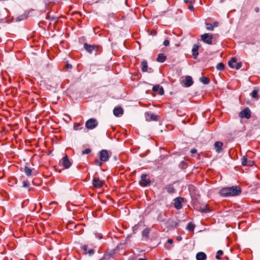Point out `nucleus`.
<instances>
[{"mask_svg": "<svg viewBox=\"0 0 260 260\" xmlns=\"http://www.w3.org/2000/svg\"><path fill=\"white\" fill-rule=\"evenodd\" d=\"M199 48V46L197 44H194L192 49V54L193 57L196 59L198 56V49Z\"/></svg>", "mask_w": 260, "mask_h": 260, "instance_id": "dca6fc26", "label": "nucleus"}, {"mask_svg": "<svg viewBox=\"0 0 260 260\" xmlns=\"http://www.w3.org/2000/svg\"><path fill=\"white\" fill-rule=\"evenodd\" d=\"M65 68H66L67 69H68H68H72V65H71V64L68 63V64H67L66 65Z\"/></svg>", "mask_w": 260, "mask_h": 260, "instance_id": "58836bf2", "label": "nucleus"}, {"mask_svg": "<svg viewBox=\"0 0 260 260\" xmlns=\"http://www.w3.org/2000/svg\"><path fill=\"white\" fill-rule=\"evenodd\" d=\"M194 225L191 222H189L187 224L186 226V229L189 231H193L194 229Z\"/></svg>", "mask_w": 260, "mask_h": 260, "instance_id": "cd10ccee", "label": "nucleus"}, {"mask_svg": "<svg viewBox=\"0 0 260 260\" xmlns=\"http://www.w3.org/2000/svg\"><path fill=\"white\" fill-rule=\"evenodd\" d=\"M91 150L89 148H86L82 152V154H88L90 152Z\"/></svg>", "mask_w": 260, "mask_h": 260, "instance_id": "f704fd0d", "label": "nucleus"}, {"mask_svg": "<svg viewBox=\"0 0 260 260\" xmlns=\"http://www.w3.org/2000/svg\"><path fill=\"white\" fill-rule=\"evenodd\" d=\"M188 9L191 11H193L194 10V8L192 4H189L188 7Z\"/></svg>", "mask_w": 260, "mask_h": 260, "instance_id": "e433bc0d", "label": "nucleus"}, {"mask_svg": "<svg viewBox=\"0 0 260 260\" xmlns=\"http://www.w3.org/2000/svg\"><path fill=\"white\" fill-rule=\"evenodd\" d=\"M214 146L216 151L218 153H219L222 150L223 143L220 141H216L214 143Z\"/></svg>", "mask_w": 260, "mask_h": 260, "instance_id": "4468645a", "label": "nucleus"}, {"mask_svg": "<svg viewBox=\"0 0 260 260\" xmlns=\"http://www.w3.org/2000/svg\"><path fill=\"white\" fill-rule=\"evenodd\" d=\"M142 66V71L143 72H146L147 71L148 63L146 60H143L141 62Z\"/></svg>", "mask_w": 260, "mask_h": 260, "instance_id": "aec40b11", "label": "nucleus"}, {"mask_svg": "<svg viewBox=\"0 0 260 260\" xmlns=\"http://www.w3.org/2000/svg\"><path fill=\"white\" fill-rule=\"evenodd\" d=\"M253 161L249 160L247 162V166H252L253 165Z\"/></svg>", "mask_w": 260, "mask_h": 260, "instance_id": "ea45409f", "label": "nucleus"}, {"mask_svg": "<svg viewBox=\"0 0 260 260\" xmlns=\"http://www.w3.org/2000/svg\"><path fill=\"white\" fill-rule=\"evenodd\" d=\"M181 163H182V164L183 165H184V166H186V162H184V161H183L181 162Z\"/></svg>", "mask_w": 260, "mask_h": 260, "instance_id": "de8ad7c7", "label": "nucleus"}, {"mask_svg": "<svg viewBox=\"0 0 260 260\" xmlns=\"http://www.w3.org/2000/svg\"><path fill=\"white\" fill-rule=\"evenodd\" d=\"M102 161H101L100 159V160L96 159L95 160V165L101 167L102 165Z\"/></svg>", "mask_w": 260, "mask_h": 260, "instance_id": "72a5a7b5", "label": "nucleus"}, {"mask_svg": "<svg viewBox=\"0 0 260 260\" xmlns=\"http://www.w3.org/2000/svg\"><path fill=\"white\" fill-rule=\"evenodd\" d=\"M166 56L164 54L160 53L158 54L156 60L159 62H164L166 60Z\"/></svg>", "mask_w": 260, "mask_h": 260, "instance_id": "6ab92c4d", "label": "nucleus"}, {"mask_svg": "<svg viewBox=\"0 0 260 260\" xmlns=\"http://www.w3.org/2000/svg\"><path fill=\"white\" fill-rule=\"evenodd\" d=\"M236 63H233V64L235 65Z\"/></svg>", "mask_w": 260, "mask_h": 260, "instance_id": "3c124183", "label": "nucleus"}, {"mask_svg": "<svg viewBox=\"0 0 260 260\" xmlns=\"http://www.w3.org/2000/svg\"><path fill=\"white\" fill-rule=\"evenodd\" d=\"M206 28L208 30H213L214 29V26L209 23H206Z\"/></svg>", "mask_w": 260, "mask_h": 260, "instance_id": "c85d7f7f", "label": "nucleus"}, {"mask_svg": "<svg viewBox=\"0 0 260 260\" xmlns=\"http://www.w3.org/2000/svg\"><path fill=\"white\" fill-rule=\"evenodd\" d=\"M228 64L230 67L235 68L237 70L241 68L242 65V62H241L236 63V59L235 57H233L231 60L229 61Z\"/></svg>", "mask_w": 260, "mask_h": 260, "instance_id": "39448f33", "label": "nucleus"}, {"mask_svg": "<svg viewBox=\"0 0 260 260\" xmlns=\"http://www.w3.org/2000/svg\"><path fill=\"white\" fill-rule=\"evenodd\" d=\"M20 260H24V259H20Z\"/></svg>", "mask_w": 260, "mask_h": 260, "instance_id": "603ef678", "label": "nucleus"}, {"mask_svg": "<svg viewBox=\"0 0 260 260\" xmlns=\"http://www.w3.org/2000/svg\"><path fill=\"white\" fill-rule=\"evenodd\" d=\"M104 184V181L98 177H94L92 179V185L95 188H101Z\"/></svg>", "mask_w": 260, "mask_h": 260, "instance_id": "7ed1b4c3", "label": "nucleus"}, {"mask_svg": "<svg viewBox=\"0 0 260 260\" xmlns=\"http://www.w3.org/2000/svg\"><path fill=\"white\" fill-rule=\"evenodd\" d=\"M201 212H207V210L205 208H203V209L201 208Z\"/></svg>", "mask_w": 260, "mask_h": 260, "instance_id": "a18cd8bd", "label": "nucleus"}, {"mask_svg": "<svg viewBox=\"0 0 260 260\" xmlns=\"http://www.w3.org/2000/svg\"><path fill=\"white\" fill-rule=\"evenodd\" d=\"M183 201V199L181 197H178L174 200V207L177 209H180L182 208V203Z\"/></svg>", "mask_w": 260, "mask_h": 260, "instance_id": "9b49d317", "label": "nucleus"}, {"mask_svg": "<svg viewBox=\"0 0 260 260\" xmlns=\"http://www.w3.org/2000/svg\"><path fill=\"white\" fill-rule=\"evenodd\" d=\"M184 3H185L186 4L189 3V4L192 3V1H191V0H184Z\"/></svg>", "mask_w": 260, "mask_h": 260, "instance_id": "79ce46f5", "label": "nucleus"}, {"mask_svg": "<svg viewBox=\"0 0 260 260\" xmlns=\"http://www.w3.org/2000/svg\"><path fill=\"white\" fill-rule=\"evenodd\" d=\"M138 260H146V259H144V258H139Z\"/></svg>", "mask_w": 260, "mask_h": 260, "instance_id": "8fccbe9b", "label": "nucleus"}, {"mask_svg": "<svg viewBox=\"0 0 260 260\" xmlns=\"http://www.w3.org/2000/svg\"><path fill=\"white\" fill-rule=\"evenodd\" d=\"M60 163L65 168L68 169L71 166V162L70 161L67 155H66L60 160Z\"/></svg>", "mask_w": 260, "mask_h": 260, "instance_id": "1a4fd4ad", "label": "nucleus"}, {"mask_svg": "<svg viewBox=\"0 0 260 260\" xmlns=\"http://www.w3.org/2000/svg\"><path fill=\"white\" fill-rule=\"evenodd\" d=\"M239 116L241 118L249 119L251 117L250 111L248 108H246L240 112Z\"/></svg>", "mask_w": 260, "mask_h": 260, "instance_id": "0eeeda50", "label": "nucleus"}, {"mask_svg": "<svg viewBox=\"0 0 260 260\" xmlns=\"http://www.w3.org/2000/svg\"><path fill=\"white\" fill-rule=\"evenodd\" d=\"M200 80L201 82H202L203 83H204L205 84H207L209 83V82H210L209 79L206 77H201V78H200Z\"/></svg>", "mask_w": 260, "mask_h": 260, "instance_id": "393cba45", "label": "nucleus"}, {"mask_svg": "<svg viewBox=\"0 0 260 260\" xmlns=\"http://www.w3.org/2000/svg\"><path fill=\"white\" fill-rule=\"evenodd\" d=\"M164 45L165 46H168L169 45V44H170V42L169 40H165V41L164 42Z\"/></svg>", "mask_w": 260, "mask_h": 260, "instance_id": "4c0bfd02", "label": "nucleus"}, {"mask_svg": "<svg viewBox=\"0 0 260 260\" xmlns=\"http://www.w3.org/2000/svg\"><path fill=\"white\" fill-rule=\"evenodd\" d=\"M23 186L24 187H28L29 186V183L27 181H24L23 182Z\"/></svg>", "mask_w": 260, "mask_h": 260, "instance_id": "c9c22d12", "label": "nucleus"}, {"mask_svg": "<svg viewBox=\"0 0 260 260\" xmlns=\"http://www.w3.org/2000/svg\"><path fill=\"white\" fill-rule=\"evenodd\" d=\"M212 25L214 26V28L215 27H217L218 26V22L215 21V22H214L213 23V24Z\"/></svg>", "mask_w": 260, "mask_h": 260, "instance_id": "37998d69", "label": "nucleus"}, {"mask_svg": "<svg viewBox=\"0 0 260 260\" xmlns=\"http://www.w3.org/2000/svg\"><path fill=\"white\" fill-rule=\"evenodd\" d=\"M82 128L81 125L79 123H75L74 125V129L75 131L80 130Z\"/></svg>", "mask_w": 260, "mask_h": 260, "instance_id": "2f4dec72", "label": "nucleus"}, {"mask_svg": "<svg viewBox=\"0 0 260 260\" xmlns=\"http://www.w3.org/2000/svg\"><path fill=\"white\" fill-rule=\"evenodd\" d=\"M173 242V240L172 239H169L168 240V243L169 244H172Z\"/></svg>", "mask_w": 260, "mask_h": 260, "instance_id": "c03bdc74", "label": "nucleus"}, {"mask_svg": "<svg viewBox=\"0 0 260 260\" xmlns=\"http://www.w3.org/2000/svg\"><path fill=\"white\" fill-rule=\"evenodd\" d=\"M151 181L149 179H147V176L145 174H142L141 177V180L139 181V184L142 186H146L149 185Z\"/></svg>", "mask_w": 260, "mask_h": 260, "instance_id": "6e6552de", "label": "nucleus"}, {"mask_svg": "<svg viewBox=\"0 0 260 260\" xmlns=\"http://www.w3.org/2000/svg\"><path fill=\"white\" fill-rule=\"evenodd\" d=\"M165 214L161 213L158 215L157 219V220L161 222L164 221L165 220Z\"/></svg>", "mask_w": 260, "mask_h": 260, "instance_id": "a878e982", "label": "nucleus"}, {"mask_svg": "<svg viewBox=\"0 0 260 260\" xmlns=\"http://www.w3.org/2000/svg\"><path fill=\"white\" fill-rule=\"evenodd\" d=\"M223 254V251L221 250H219L217 251L216 255V258L217 259H220V256Z\"/></svg>", "mask_w": 260, "mask_h": 260, "instance_id": "7c9ffc66", "label": "nucleus"}, {"mask_svg": "<svg viewBox=\"0 0 260 260\" xmlns=\"http://www.w3.org/2000/svg\"><path fill=\"white\" fill-rule=\"evenodd\" d=\"M201 40L205 43L211 45L212 43V39L213 37L212 35L205 33L201 36Z\"/></svg>", "mask_w": 260, "mask_h": 260, "instance_id": "f03ea898", "label": "nucleus"}, {"mask_svg": "<svg viewBox=\"0 0 260 260\" xmlns=\"http://www.w3.org/2000/svg\"><path fill=\"white\" fill-rule=\"evenodd\" d=\"M24 172L25 174L28 176H30L32 175V170L28 168L27 166H25L24 168Z\"/></svg>", "mask_w": 260, "mask_h": 260, "instance_id": "5701e85b", "label": "nucleus"}, {"mask_svg": "<svg viewBox=\"0 0 260 260\" xmlns=\"http://www.w3.org/2000/svg\"><path fill=\"white\" fill-rule=\"evenodd\" d=\"M216 68L218 70L222 71L224 69V65L221 62L218 63L217 64Z\"/></svg>", "mask_w": 260, "mask_h": 260, "instance_id": "bb28decb", "label": "nucleus"}, {"mask_svg": "<svg viewBox=\"0 0 260 260\" xmlns=\"http://www.w3.org/2000/svg\"><path fill=\"white\" fill-rule=\"evenodd\" d=\"M109 158L108 151L106 150H102L100 152V159L101 161H107Z\"/></svg>", "mask_w": 260, "mask_h": 260, "instance_id": "9d476101", "label": "nucleus"}, {"mask_svg": "<svg viewBox=\"0 0 260 260\" xmlns=\"http://www.w3.org/2000/svg\"><path fill=\"white\" fill-rule=\"evenodd\" d=\"M197 149H194V148H193L191 150H190V153L191 154H194V153H196L197 152Z\"/></svg>", "mask_w": 260, "mask_h": 260, "instance_id": "a19ab883", "label": "nucleus"}, {"mask_svg": "<svg viewBox=\"0 0 260 260\" xmlns=\"http://www.w3.org/2000/svg\"><path fill=\"white\" fill-rule=\"evenodd\" d=\"M255 11L256 12H258L259 11V8H256L255 9Z\"/></svg>", "mask_w": 260, "mask_h": 260, "instance_id": "49530a36", "label": "nucleus"}, {"mask_svg": "<svg viewBox=\"0 0 260 260\" xmlns=\"http://www.w3.org/2000/svg\"><path fill=\"white\" fill-rule=\"evenodd\" d=\"M150 232V230L148 228H145L142 232V236L145 237L146 238H148L149 234Z\"/></svg>", "mask_w": 260, "mask_h": 260, "instance_id": "b1692460", "label": "nucleus"}, {"mask_svg": "<svg viewBox=\"0 0 260 260\" xmlns=\"http://www.w3.org/2000/svg\"><path fill=\"white\" fill-rule=\"evenodd\" d=\"M258 89L257 88L254 89L251 93V95L253 98L258 99L259 96L258 94Z\"/></svg>", "mask_w": 260, "mask_h": 260, "instance_id": "412c9836", "label": "nucleus"}, {"mask_svg": "<svg viewBox=\"0 0 260 260\" xmlns=\"http://www.w3.org/2000/svg\"><path fill=\"white\" fill-rule=\"evenodd\" d=\"M241 192V188L237 186L223 187L219 191L220 196L224 197L238 196L240 194Z\"/></svg>", "mask_w": 260, "mask_h": 260, "instance_id": "f257e3e1", "label": "nucleus"}, {"mask_svg": "<svg viewBox=\"0 0 260 260\" xmlns=\"http://www.w3.org/2000/svg\"><path fill=\"white\" fill-rule=\"evenodd\" d=\"M157 119V116L153 114H151L150 115V120H156Z\"/></svg>", "mask_w": 260, "mask_h": 260, "instance_id": "473e14b6", "label": "nucleus"}, {"mask_svg": "<svg viewBox=\"0 0 260 260\" xmlns=\"http://www.w3.org/2000/svg\"><path fill=\"white\" fill-rule=\"evenodd\" d=\"M196 257L197 260H206L207 258V255L203 252H198Z\"/></svg>", "mask_w": 260, "mask_h": 260, "instance_id": "2eb2a0df", "label": "nucleus"}, {"mask_svg": "<svg viewBox=\"0 0 260 260\" xmlns=\"http://www.w3.org/2000/svg\"><path fill=\"white\" fill-rule=\"evenodd\" d=\"M247 158L246 156H244L242 158V165L243 166H247Z\"/></svg>", "mask_w": 260, "mask_h": 260, "instance_id": "c756f323", "label": "nucleus"}, {"mask_svg": "<svg viewBox=\"0 0 260 260\" xmlns=\"http://www.w3.org/2000/svg\"><path fill=\"white\" fill-rule=\"evenodd\" d=\"M87 248H88V246L86 245H84L81 246V249L84 251V254L88 253L90 256L93 255L94 253V250L91 249L89 250L87 252Z\"/></svg>", "mask_w": 260, "mask_h": 260, "instance_id": "f3484780", "label": "nucleus"}, {"mask_svg": "<svg viewBox=\"0 0 260 260\" xmlns=\"http://www.w3.org/2000/svg\"><path fill=\"white\" fill-rule=\"evenodd\" d=\"M183 83L185 87H188L192 85L193 82L191 76H187Z\"/></svg>", "mask_w": 260, "mask_h": 260, "instance_id": "f8f14e48", "label": "nucleus"}, {"mask_svg": "<svg viewBox=\"0 0 260 260\" xmlns=\"http://www.w3.org/2000/svg\"><path fill=\"white\" fill-rule=\"evenodd\" d=\"M98 125V122L95 119L91 118L88 120L85 123V126L88 129H93Z\"/></svg>", "mask_w": 260, "mask_h": 260, "instance_id": "20e7f679", "label": "nucleus"}, {"mask_svg": "<svg viewBox=\"0 0 260 260\" xmlns=\"http://www.w3.org/2000/svg\"><path fill=\"white\" fill-rule=\"evenodd\" d=\"M85 49L89 53H92L93 51L97 52L98 50V46L96 45H91L87 43L84 44Z\"/></svg>", "mask_w": 260, "mask_h": 260, "instance_id": "423d86ee", "label": "nucleus"}, {"mask_svg": "<svg viewBox=\"0 0 260 260\" xmlns=\"http://www.w3.org/2000/svg\"><path fill=\"white\" fill-rule=\"evenodd\" d=\"M123 110L121 107L115 108L113 110V114L115 116H118L119 115L122 114Z\"/></svg>", "mask_w": 260, "mask_h": 260, "instance_id": "a211bd4d", "label": "nucleus"}, {"mask_svg": "<svg viewBox=\"0 0 260 260\" xmlns=\"http://www.w3.org/2000/svg\"><path fill=\"white\" fill-rule=\"evenodd\" d=\"M166 188L168 192H169V193H173L175 192V189L173 187V185L172 184L167 185Z\"/></svg>", "mask_w": 260, "mask_h": 260, "instance_id": "4be33fe9", "label": "nucleus"}, {"mask_svg": "<svg viewBox=\"0 0 260 260\" xmlns=\"http://www.w3.org/2000/svg\"><path fill=\"white\" fill-rule=\"evenodd\" d=\"M152 90L154 92H157L160 95H163L164 94V90L162 87H160L159 85H155L152 88Z\"/></svg>", "mask_w": 260, "mask_h": 260, "instance_id": "ddd939ff", "label": "nucleus"}, {"mask_svg": "<svg viewBox=\"0 0 260 260\" xmlns=\"http://www.w3.org/2000/svg\"><path fill=\"white\" fill-rule=\"evenodd\" d=\"M181 239H182L181 237H177V240H178L180 241V240H181Z\"/></svg>", "mask_w": 260, "mask_h": 260, "instance_id": "09e8293b", "label": "nucleus"}]
</instances>
